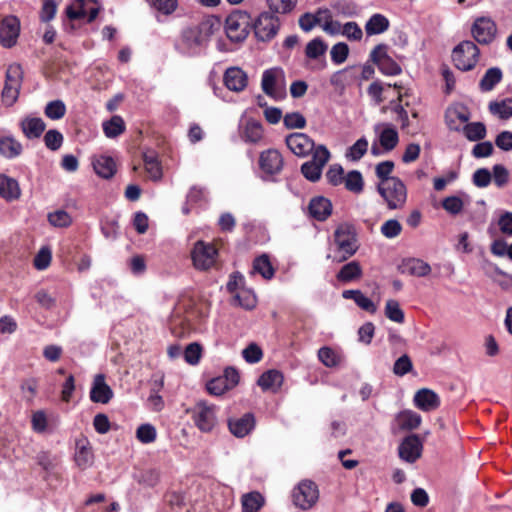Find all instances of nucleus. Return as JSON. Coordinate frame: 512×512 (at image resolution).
Returning a JSON list of instances; mask_svg holds the SVG:
<instances>
[{
  "instance_id": "f257e3e1",
  "label": "nucleus",
  "mask_w": 512,
  "mask_h": 512,
  "mask_svg": "<svg viewBox=\"0 0 512 512\" xmlns=\"http://www.w3.org/2000/svg\"><path fill=\"white\" fill-rule=\"evenodd\" d=\"M215 26H219L217 20L206 19L195 26L184 28L180 34L179 48L186 53H193L205 46L213 35Z\"/></svg>"
},
{
  "instance_id": "f03ea898",
  "label": "nucleus",
  "mask_w": 512,
  "mask_h": 512,
  "mask_svg": "<svg viewBox=\"0 0 512 512\" xmlns=\"http://www.w3.org/2000/svg\"><path fill=\"white\" fill-rule=\"evenodd\" d=\"M337 255L333 261L341 263L352 257L358 250L357 233L352 224L341 223L334 231Z\"/></svg>"
},
{
  "instance_id": "7ed1b4c3",
  "label": "nucleus",
  "mask_w": 512,
  "mask_h": 512,
  "mask_svg": "<svg viewBox=\"0 0 512 512\" xmlns=\"http://www.w3.org/2000/svg\"><path fill=\"white\" fill-rule=\"evenodd\" d=\"M377 191L390 210L402 209L406 204L407 189L399 178L380 181Z\"/></svg>"
},
{
  "instance_id": "20e7f679",
  "label": "nucleus",
  "mask_w": 512,
  "mask_h": 512,
  "mask_svg": "<svg viewBox=\"0 0 512 512\" xmlns=\"http://www.w3.org/2000/svg\"><path fill=\"white\" fill-rule=\"evenodd\" d=\"M479 48L472 41H462L452 51V60L461 71L472 70L479 60Z\"/></svg>"
},
{
  "instance_id": "39448f33",
  "label": "nucleus",
  "mask_w": 512,
  "mask_h": 512,
  "mask_svg": "<svg viewBox=\"0 0 512 512\" xmlns=\"http://www.w3.org/2000/svg\"><path fill=\"white\" fill-rule=\"evenodd\" d=\"M188 412L195 426L202 432H211L217 424L216 406L198 401Z\"/></svg>"
},
{
  "instance_id": "423d86ee",
  "label": "nucleus",
  "mask_w": 512,
  "mask_h": 512,
  "mask_svg": "<svg viewBox=\"0 0 512 512\" xmlns=\"http://www.w3.org/2000/svg\"><path fill=\"white\" fill-rule=\"evenodd\" d=\"M250 16L244 11H234L226 19L227 37L234 42H241L249 34Z\"/></svg>"
},
{
  "instance_id": "0eeeda50",
  "label": "nucleus",
  "mask_w": 512,
  "mask_h": 512,
  "mask_svg": "<svg viewBox=\"0 0 512 512\" xmlns=\"http://www.w3.org/2000/svg\"><path fill=\"white\" fill-rule=\"evenodd\" d=\"M330 159V152L324 145L315 148L312 159L301 166L304 177L312 182L320 179L322 169Z\"/></svg>"
},
{
  "instance_id": "6e6552de",
  "label": "nucleus",
  "mask_w": 512,
  "mask_h": 512,
  "mask_svg": "<svg viewBox=\"0 0 512 512\" xmlns=\"http://www.w3.org/2000/svg\"><path fill=\"white\" fill-rule=\"evenodd\" d=\"M23 71L19 64H12L7 68L6 81L2 91L3 102L11 106L18 98Z\"/></svg>"
},
{
  "instance_id": "1a4fd4ad",
  "label": "nucleus",
  "mask_w": 512,
  "mask_h": 512,
  "mask_svg": "<svg viewBox=\"0 0 512 512\" xmlns=\"http://www.w3.org/2000/svg\"><path fill=\"white\" fill-rule=\"evenodd\" d=\"M318 499V487L310 480L300 482L293 491L294 504L303 510L312 508L317 503Z\"/></svg>"
},
{
  "instance_id": "9d476101",
  "label": "nucleus",
  "mask_w": 512,
  "mask_h": 512,
  "mask_svg": "<svg viewBox=\"0 0 512 512\" xmlns=\"http://www.w3.org/2000/svg\"><path fill=\"white\" fill-rule=\"evenodd\" d=\"M279 18L269 12L261 13L254 23V33L258 40L269 41L277 34Z\"/></svg>"
},
{
  "instance_id": "9b49d317",
  "label": "nucleus",
  "mask_w": 512,
  "mask_h": 512,
  "mask_svg": "<svg viewBox=\"0 0 512 512\" xmlns=\"http://www.w3.org/2000/svg\"><path fill=\"white\" fill-rule=\"evenodd\" d=\"M217 249L209 243L198 241L192 250L193 264L197 269L207 270L211 268L216 261Z\"/></svg>"
},
{
  "instance_id": "f8f14e48",
  "label": "nucleus",
  "mask_w": 512,
  "mask_h": 512,
  "mask_svg": "<svg viewBox=\"0 0 512 512\" xmlns=\"http://www.w3.org/2000/svg\"><path fill=\"white\" fill-rule=\"evenodd\" d=\"M370 58L385 75H399L402 72L400 65L387 54V46L384 44L377 45L372 50Z\"/></svg>"
},
{
  "instance_id": "ddd939ff",
  "label": "nucleus",
  "mask_w": 512,
  "mask_h": 512,
  "mask_svg": "<svg viewBox=\"0 0 512 512\" xmlns=\"http://www.w3.org/2000/svg\"><path fill=\"white\" fill-rule=\"evenodd\" d=\"M20 33V21L16 16L9 15L0 23V42L4 47L10 48L16 44Z\"/></svg>"
},
{
  "instance_id": "4468645a",
  "label": "nucleus",
  "mask_w": 512,
  "mask_h": 512,
  "mask_svg": "<svg viewBox=\"0 0 512 512\" xmlns=\"http://www.w3.org/2000/svg\"><path fill=\"white\" fill-rule=\"evenodd\" d=\"M497 32L496 24L488 17L477 18L472 26V35L480 44H489Z\"/></svg>"
},
{
  "instance_id": "2eb2a0df",
  "label": "nucleus",
  "mask_w": 512,
  "mask_h": 512,
  "mask_svg": "<svg viewBox=\"0 0 512 512\" xmlns=\"http://www.w3.org/2000/svg\"><path fill=\"white\" fill-rule=\"evenodd\" d=\"M286 145L292 153L305 157L315 150L314 141L304 133H292L286 137Z\"/></svg>"
},
{
  "instance_id": "dca6fc26",
  "label": "nucleus",
  "mask_w": 512,
  "mask_h": 512,
  "mask_svg": "<svg viewBox=\"0 0 512 512\" xmlns=\"http://www.w3.org/2000/svg\"><path fill=\"white\" fill-rule=\"evenodd\" d=\"M422 442L418 435L406 437L399 446V457L409 463L415 462L421 456Z\"/></svg>"
},
{
  "instance_id": "f3484780",
  "label": "nucleus",
  "mask_w": 512,
  "mask_h": 512,
  "mask_svg": "<svg viewBox=\"0 0 512 512\" xmlns=\"http://www.w3.org/2000/svg\"><path fill=\"white\" fill-rule=\"evenodd\" d=\"M283 164L282 155L276 149L265 150L259 156L260 169L266 174H278L282 170Z\"/></svg>"
},
{
  "instance_id": "a211bd4d",
  "label": "nucleus",
  "mask_w": 512,
  "mask_h": 512,
  "mask_svg": "<svg viewBox=\"0 0 512 512\" xmlns=\"http://www.w3.org/2000/svg\"><path fill=\"white\" fill-rule=\"evenodd\" d=\"M414 405L424 411L430 412L440 406V398L437 393L428 388L419 389L413 398Z\"/></svg>"
},
{
  "instance_id": "6ab92c4d",
  "label": "nucleus",
  "mask_w": 512,
  "mask_h": 512,
  "mask_svg": "<svg viewBox=\"0 0 512 512\" xmlns=\"http://www.w3.org/2000/svg\"><path fill=\"white\" fill-rule=\"evenodd\" d=\"M470 117L468 108L461 104L448 108L445 113L446 124L449 129L454 131H460L461 124L468 122Z\"/></svg>"
},
{
  "instance_id": "aec40b11",
  "label": "nucleus",
  "mask_w": 512,
  "mask_h": 512,
  "mask_svg": "<svg viewBox=\"0 0 512 512\" xmlns=\"http://www.w3.org/2000/svg\"><path fill=\"white\" fill-rule=\"evenodd\" d=\"M113 397L112 389L106 384L103 374H97L94 377L93 385L90 390V399L95 403H108Z\"/></svg>"
},
{
  "instance_id": "412c9836",
  "label": "nucleus",
  "mask_w": 512,
  "mask_h": 512,
  "mask_svg": "<svg viewBox=\"0 0 512 512\" xmlns=\"http://www.w3.org/2000/svg\"><path fill=\"white\" fill-rule=\"evenodd\" d=\"M247 83V74L239 67H230L224 73V84L231 91L240 92Z\"/></svg>"
},
{
  "instance_id": "4be33fe9",
  "label": "nucleus",
  "mask_w": 512,
  "mask_h": 512,
  "mask_svg": "<svg viewBox=\"0 0 512 512\" xmlns=\"http://www.w3.org/2000/svg\"><path fill=\"white\" fill-rule=\"evenodd\" d=\"M398 269L402 274H409L416 277H425L431 272V266L419 258L404 259Z\"/></svg>"
},
{
  "instance_id": "5701e85b",
  "label": "nucleus",
  "mask_w": 512,
  "mask_h": 512,
  "mask_svg": "<svg viewBox=\"0 0 512 512\" xmlns=\"http://www.w3.org/2000/svg\"><path fill=\"white\" fill-rule=\"evenodd\" d=\"M284 80V73L281 69L273 68L264 71L261 87L265 94L276 98L278 96L277 85Z\"/></svg>"
},
{
  "instance_id": "b1692460",
  "label": "nucleus",
  "mask_w": 512,
  "mask_h": 512,
  "mask_svg": "<svg viewBox=\"0 0 512 512\" xmlns=\"http://www.w3.org/2000/svg\"><path fill=\"white\" fill-rule=\"evenodd\" d=\"M308 210L311 217L318 221H324L332 213V203L323 196H316L310 200Z\"/></svg>"
},
{
  "instance_id": "393cba45",
  "label": "nucleus",
  "mask_w": 512,
  "mask_h": 512,
  "mask_svg": "<svg viewBox=\"0 0 512 512\" xmlns=\"http://www.w3.org/2000/svg\"><path fill=\"white\" fill-rule=\"evenodd\" d=\"M255 425V419L253 414L246 413L240 418L230 419L228 421V427L230 432L238 437L242 438L249 434Z\"/></svg>"
},
{
  "instance_id": "a878e982",
  "label": "nucleus",
  "mask_w": 512,
  "mask_h": 512,
  "mask_svg": "<svg viewBox=\"0 0 512 512\" xmlns=\"http://www.w3.org/2000/svg\"><path fill=\"white\" fill-rule=\"evenodd\" d=\"M93 452L89 441L81 438L76 441L75 462L81 469H86L93 463Z\"/></svg>"
},
{
  "instance_id": "bb28decb",
  "label": "nucleus",
  "mask_w": 512,
  "mask_h": 512,
  "mask_svg": "<svg viewBox=\"0 0 512 512\" xmlns=\"http://www.w3.org/2000/svg\"><path fill=\"white\" fill-rule=\"evenodd\" d=\"M363 275V270L359 262L351 261L341 267L336 274L338 281L343 283H349L355 280H359Z\"/></svg>"
},
{
  "instance_id": "cd10ccee",
  "label": "nucleus",
  "mask_w": 512,
  "mask_h": 512,
  "mask_svg": "<svg viewBox=\"0 0 512 512\" xmlns=\"http://www.w3.org/2000/svg\"><path fill=\"white\" fill-rule=\"evenodd\" d=\"M380 126H383V129L379 135L380 145L386 151H391L398 144V141H399L398 133L395 128H393L390 125H386V124H379V125H377L376 129H378Z\"/></svg>"
},
{
  "instance_id": "c85d7f7f",
  "label": "nucleus",
  "mask_w": 512,
  "mask_h": 512,
  "mask_svg": "<svg viewBox=\"0 0 512 512\" xmlns=\"http://www.w3.org/2000/svg\"><path fill=\"white\" fill-rule=\"evenodd\" d=\"M283 382V375L277 370H268L264 372L258 379L257 384L262 390H275L279 388Z\"/></svg>"
},
{
  "instance_id": "c756f323",
  "label": "nucleus",
  "mask_w": 512,
  "mask_h": 512,
  "mask_svg": "<svg viewBox=\"0 0 512 512\" xmlns=\"http://www.w3.org/2000/svg\"><path fill=\"white\" fill-rule=\"evenodd\" d=\"M95 172L102 178H111L116 172V164L112 157L100 156L93 162Z\"/></svg>"
},
{
  "instance_id": "7c9ffc66",
  "label": "nucleus",
  "mask_w": 512,
  "mask_h": 512,
  "mask_svg": "<svg viewBox=\"0 0 512 512\" xmlns=\"http://www.w3.org/2000/svg\"><path fill=\"white\" fill-rule=\"evenodd\" d=\"M421 416L411 410H404L396 416V422L402 430H413L421 424Z\"/></svg>"
},
{
  "instance_id": "2f4dec72",
  "label": "nucleus",
  "mask_w": 512,
  "mask_h": 512,
  "mask_svg": "<svg viewBox=\"0 0 512 512\" xmlns=\"http://www.w3.org/2000/svg\"><path fill=\"white\" fill-rule=\"evenodd\" d=\"M0 195L7 200H15L20 197L18 182L12 178L0 175Z\"/></svg>"
},
{
  "instance_id": "473e14b6",
  "label": "nucleus",
  "mask_w": 512,
  "mask_h": 512,
  "mask_svg": "<svg viewBox=\"0 0 512 512\" xmlns=\"http://www.w3.org/2000/svg\"><path fill=\"white\" fill-rule=\"evenodd\" d=\"M342 296L345 299H353L361 309L367 312L375 313L377 310L375 304L360 290H345L343 291Z\"/></svg>"
},
{
  "instance_id": "72a5a7b5",
  "label": "nucleus",
  "mask_w": 512,
  "mask_h": 512,
  "mask_svg": "<svg viewBox=\"0 0 512 512\" xmlns=\"http://www.w3.org/2000/svg\"><path fill=\"white\" fill-rule=\"evenodd\" d=\"M23 133L28 138H38L45 130V123L41 118H26L22 121Z\"/></svg>"
},
{
  "instance_id": "f704fd0d",
  "label": "nucleus",
  "mask_w": 512,
  "mask_h": 512,
  "mask_svg": "<svg viewBox=\"0 0 512 512\" xmlns=\"http://www.w3.org/2000/svg\"><path fill=\"white\" fill-rule=\"evenodd\" d=\"M389 28V20L382 14H374L365 25L367 35H376L385 32Z\"/></svg>"
},
{
  "instance_id": "c9c22d12",
  "label": "nucleus",
  "mask_w": 512,
  "mask_h": 512,
  "mask_svg": "<svg viewBox=\"0 0 512 512\" xmlns=\"http://www.w3.org/2000/svg\"><path fill=\"white\" fill-rule=\"evenodd\" d=\"M502 79V71L498 67L489 68L482 79L480 80L479 87L482 91L488 92L491 91L496 84H498Z\"/></svg>"
},
{
  "instance_id": "e433bc0d",
  "label": "nucleus",
  "mask_w": 512,
  "mask_h": 512,
  "mask_svg": "<svg viewBox=\"0 0 512 512\" xmlns=\"http://www.w3.org/2000/svg\"><path fill=\"white\" fill-rule=\"evenodd\" d=\"M22 151L21 144L12 137H4L0 140V154L6 158H14Z\"/></svg>"
},
{
  "instance_id": "4c0bfd02",
  "label": "nucleus",
  "mask_w": 512,
  "mask_h": 512,
  "mask_svg": "<svg viewBox=\"0 0 512 512\" xmlns=\"http://www.w3.org/2000/svg\"><path fill=\"white\" fill-rule=\"evenodd\" d=\"M462 131L470 141H479L486 136V127L482 122L468 123L462 128Z\"/></svg>"
},
{
  "instance_id": "58836bf2",
  "label": "nucleus",
  "mask_w": 512,
  "mask_h": 512,
  "mask_svg": "<svg viewBox=\"0 0 512 512\" xmlns=\"http://www.w3.org/2000/svg\"><path fill=\"white\" fill-rule=\"evenodd\" d=\"M103 130L107 137L114 138L124 132L125 123L120 116L115 115L109 121L104 122Z\"/></svg>"
},
{
  "instance_id": "ea45409f",
  "label": "nucleus",
  "mask_w": 512,
  "mask_h": 512,
  "mask_svg": "<svg viewBox=\"0 0 512 512\" xmlns=\"http://www.w3.org/2000/svg\"><path fill=\"white\" fill-rule=\"evenodd\" d=\"M253 272L261 274L265 279H271L274 276V269L266 254H263L254 260Z\"/></svg>"
},
{
  "instance_id": "a19ab883",
  "label": "nucleus",
  "mask_w": 512,
  "mask_h": 512,
  "mask_svg": "<svg viewBox=\"0 0 512 512\" xmlns=\"http://www.w3.org/2000/svg\"><path fill=\"white\" fill-rule=\"evenodd\" d=\"M264 500L260 493L251 492L243 496V512H257L263 505Z\"/></svg>"
},
{
  "instance_id": "79ce46f5",
  "label": "nucleus",
  "mask_w": 512,
  "mask_h": 512,
  "mask_svg": "<svg viewBox=\"0 0 512 512\" xmlns=\"http://www.w3.org/2000/svg\"><path fill=\"white\" fill-rule=\"evenodd\" d=\"M244 139L251 143H257L263 137V127L257 121H248L244 128Z\"/></svg>"
},
{
  "instance_id": "37998d69",
  "label": "nucleus",
  "mask_w": 512,
  "mask_h": 512,
  "mask_svg": "<svg viewBox=\"0 0 512 512\" xmlns=\"http://www.w3.org/2000/svg\"><path fill=\"white\" fill-rule=\"evenodd\" d=\"M327 44L321 38H315L308 42L305 54L310 59H317L327 51Z\"/></svg>"
},
{
  "instance_id": "c03bdc74",
  "label": "nucleus",
  "mask_w": 512,
  "mask_h": 512,
  "mask_svg": "<svg viewBox=\"0 0 512 512\" xmlns=\"http://www.w3.org/2000/svg\"><path fill=\"white\" fill-rule=\"evenodd\" d=\"M489 110L492 114L498 115L501 119H509L512 116V100L491 102L489 104Z\"/></svg>"
},
{
  "instance_id": "a18cd8bd",
  "label": "nucleus",
  "mask_w": 512,
  "mask_h": 512,
  "mask_svg": "<svg viewBox=\"0 0 512 512\" xmlns=\"http://www.w3.org/2000/svg\"><path fill=\"white\" fill-rule=\"evenodd\" d=\"M322 10H319L316 15L305 13L299 18V26L305 31H311L316 25H320L323 21Z\"/></svg>"
},
{
  "instance_id": "49530a36",
  "label": "nucleus",
  "mask_w": 512,
  "mask_h": 512,
  "mask_svg": "<svg viewBox=\"0 0 512 512\" xmlns=\"http://www.w3.org/2000/svg\"><path fill=\"white\" fill-rule=\"evenodd\" d=\"M345 187L347 190L360 193L363 190V178L359 171H350L344 178Z\"/></svg>"
},
{
  "instance_id": "de8ad7c7",
  "label": "nucleus",
  "mask_w": 512,
  "mask_h": 512,
  "mask_svg": "<svg viewBox=\"0 0 512 512\" xmlns=\"http://www.w3.org/2000/svg\"><path fill=\"white\" fill-rule=\"evenodd\" d=\"M323 21L320 24L322 29L330 35H338L342 33L343 26L339 21L333 20L328 10H323Z\"/></svg>"
},
{
  "instance_id": "09e8293b",
  "label": "nucleus",
  "mask_w": 512,
  "mask_h": 512,
  "mask_svg": "<svg viewBox=\"0 0 512 512\" xmlns=\"http://www.w3.org/2000/svg\"><path fill=\"white\" fill-rule=\"evenodd\" d=\"M385 315L388 319L396 323L404 321V312L400 308L398 301L389 299L385 305Z\"/></svg>"
},
{
  "instance_id": "8fccbe9b",
  "label": "nucleus",
  "mask_w": 512,
  "mask_h": 512,
  "mask_svg": "<svg viewBox=\"0 0 512 512\" xmlns=\"http://www.w3.org/2000/svg\"><path fill=\"white\" fill-rule=\"evenodd\" d=\"M45 115L52 120H59L66 113V106L61 100L49 102L45 107Z\"/></svg>"
},
{
  "instance_id": "3c124183",
  "label": "nucleus",
  "mask_w": 512,
  "mask_h": 512,
  "mask_svg": "<svg viewBox=\"0 0 512 512\" xmlns=\"http://www.w3.org/2000/svg\"><path fill=\"white\" fill-rule=\"evenodd\" d=\"M380 231L385 238L392 239L401 234L402 225L396 219H389L382 224Z\"/></svg>"
},
{
  "instance_id": "603ef678",
  "label": "nucleus",
  "mask_w": 512,
  "mask_h": 512,
  "mask_svg": "<svg viewBox=\"0 0 512 512\" xmlns=\"http://www.w3.org/2000/svg\"><path fill=\"white\" fill-rule=\"evenodd\" d=\"M368 149V141L365 138L358 139L350 148L346 154V157L353 160H360Z\"/></svg>"
},
{
  "instance_id": "864d4df0",
  "label": "nucleus",
  "mask_w": 512,
  "mask_h": 512,
  "mask_svg": "<svg viewBox=\"0 0 512 512\" xmlns=\"http://www.w3.org/2000/svg\"><path fill=\"white\" fill-rule=\"evenodd\" d=\"M267 3L272 12L286 14L294 9L297 0H267Z\"/></svg>"
},
{
  "instance_id": "5fc2aeb1",
  "label": "nucleus",
  "mask_w": 512,
  "mask_h": 512,
  "mask_svg": "<svg viewBox=\"0 0 512 512\" xmlns=\"http://www.w3.org/2000/svg\"><path fill=\"white\" fill-rule=\"evenodd\" d=\"M443 209L451 215H458L464 207L462 199L458 196H449L442 201Z\"/></svg>"
},
{
  "instance_id": "6e6d98bb",
  "label": "nucleus",
  "mask_w": 512,
  "mask_h": 512,
  "mask_svg": "<svg viewBox=\"0 0 512 512\" xmlns=\"http://www.w3.org/2000/svg\"><path fill=\"white\" fill-rule=\"evenodd\" d=\"M283 123L288 129H302L306 125V119L299 112H291L283 117Z\"/></svg>"
},
{
  "instance_id": "4d7b16f0",
  "label": "nucleus",
  "mask_w": 512,
  "mask_h": 512,
  "mask_svg": "<svg viewBox=\"0 0 512 512\" xmlns=\"http://www.w3.org/2000/svg\"><path fill=\"white\" fill-rule=\"evenodd\" d=\"M491 253L498 257L507 256L512 260V244L508 245L503 239H496L492 242L490 247Z\"/></svg>"
},
{
  "instance_id": "13d9d810",
  "label": "nucleus",
  "mask_w": 512,
  "mask_h": 512,
  "mask_svg": "<svg viewBox=\"0 0 512 512\" xmlns=\"http://www.w3.org/2000/svg\"><path fill=\"white\" fill-rule=\"evenodd\" d=\"M234 301L245 309H252L256 304L255 295L251 291L244 289L235 293Z\"/></svg>"
},
{
  "instance_id": "bf43d9fd",
  "label": "nucleus",
  "mask_w": 512,
  "mask_h": 512,
  "mask_svg": "<svg viewBox=\"0 0 512 512\" xmlns=\"http://www.w3.org/2000/svg\"><path fill=\"white\" fill-rule=\"evenodd\" d=\"M349 54V47L344 42L335 44L330 51L332 61L339 65L346 61Z\"/></svg>"
},
{
  "instance_id": "052dcab7",
  "label": "nucleus",
  "mask_w": 512,
  "mask_h": 512,
  "mask_svg": "<svg viewBox=\"0 0 512 512\" xmlns=\"http://www.w3.org/2000/svg\"><path fill=\"white\" fill-rule=\"evenodd\" d=\"M492 178L495 185L499 188L504 187L509 182V171L502 164H496L492 169Z\"/></svg>"
},
{
  "instance_id": "680f3d73",
  "label": "nucleus",
  "mask_w": 512,
  "mask_h": 512,
  "mask_svg": "<svg viewBox=\"0 0 512 512\" xmlns=\"http://www.w3.org/2000/svg\"><path fill=\"white\" fill-rule=\"evenodd\" d=\"M48 220L55 227H67L72 223L71 216L64 210H57L48 215Z\"/></svg>"
},
{
  "instance_id": "e2e57ef3",
  "label": "nucleus",
  "mask_w": 512,
  "mask_h": 512,
  "mask_svg": "<svg viewBox=\"0 0 512 512\" xmlns=\"http://www.w3.org/2000/svg\"><path fill=\"white\" fill-rule=\"evenodd\" d=\"M136 436L142 443H151L156 439V429L150 424H142L138 427Z\"/></svg>"
},
{
  "instance_id": "0e129e2a",
  "label": "nucleus",
  "mask_w": 512,
  "mask_h": 512,
  "mask_svg": "<svg viewBox=\"0 0 512 512\" xmlns=\"http://www.w3.org/2000/svg\"><path fill=\"white\" fill-rule=\"evenodd\" d=\"M202 347L200 344L193 342L187 345L184 350V359L187 363L195 365L199 362L201 357Z\"/></svg>"
},
{
  "instance_id": "69168bd1",
  "label": "nucleus",
  "mask_w": 512,
  "mask_h": 512,
  "mask_svg": "<svg viewBox=\"0 0 512 512\" xmlns=\"http://www.w3.org/2000/svg\"><path fill=\"white\" fill-rule=\"evenodd\" d=\"M44 142L48 149L56 151L62 145L63 136L59 131L51 129L46 132L44 136Z\"/></svg>"
},
{
  "instance_id": "338daca9",
  "label": "nucleus",
  "mask_w": 512,
  "mask_h": 512,
  "mask_svg": "<svg viewBox=\"0 0 512 512\" xmlns=\"http://www.w3.org/2000/svg\"><path fill=\"white\" fill-rule=\"evenodd\" d=\"M413 368L412 361L410 357L406 354L399 357L393 366V372L397 376H404L408 372H410Z\"/></svg>"
},
{
  "instance_id": "774afa93",
  "label": "nucleus",
  "mask_w": 512,
  "mask_h": 512,
  "mask_svg": "<svg viewBox=\"0 0 512 512\" xmlns=\"http://www.w3.org/2000/svg\"><path fill=\"white\" fill-rule=\"evenodd\" d=\"M498 227L502 234L512 237V212H504L499 216Z\"/></svg>"
}]
</instances>
